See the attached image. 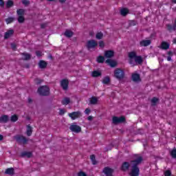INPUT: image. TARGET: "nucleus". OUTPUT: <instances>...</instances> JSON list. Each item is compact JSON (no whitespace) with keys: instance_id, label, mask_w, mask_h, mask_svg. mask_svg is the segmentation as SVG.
I'll return each instance as SVG.
<instances>
[{"instance_id":"nucleus-1","label":"nucleus","mask_w":176,"mask_h":176,"mask_svg":"<svg viewBox=\"0 0 176 176\" xmlns=\"http://www.w3.org/2000/svg\"><path fill=\"white\" fill-rule=\"evenodd\" d=\"M141 162H142V157L137 154L133 155V176L140 175V168H138L137 166H138V164H140Z\"/></svg>"},{"instance_id":"nucleus-2","label":"nucleus","mask_w":176,"mask_h":176,"mask_svg":"<svg viewBox=\"0 0 176 176\" xmlns=\"http://www.w3.org/2000/svg\"><path fill=\"white\" fill-rule=\"evenodd\" d=\"M133 65H142V63H144V58L141 56H137L135 52H133Z\"/></svg>"},{"instance_id":"nucleus-3","label":"nucleus","mask_w":176,"mask_h":176,"mask_svg":"<svg viewBox=\"0 0 176 176\" xmlns=\"http://www.w3.org/2000/svg\"><path fill=\"white\" fill-rule=\"evenodd\" d=\"M38 93L40 96H49L50 89L46 85L41 86L38 89Z\"/></svg>"},{"instance_id":"nucleus-4","label":"nucleus","mask_w":176,"mask_h":176,"mask_svg":"<svg viewBox=\"0 0 176 176\" xmlns=\"http://www.w3.org/2000/svg\"><path fill=\"white\" fill-rule=\"evenodd\" d=\"M14 139L18 144H20V145H25V144L28 142V139L23 135H18L14 136Z\"/></svg>"},{"instance_id":"nucleus-5","label":"nucleus","mask_w":176,"mask_h":176,"mask_svg":"<svg viewBox=\"0 0 176 176\" xmlns=\"http://www.w3.org/2000/svg\"><path fill=\"white\" fill-rule=\"evenodd\" d=\"M114 76L116 79L120 80L124 78V72L120 69H116L114 72Z\"/></svg>"},{"instance_id":"nucleus-6","label":"nucleus","mask_w":176,"mask_h":176,"mask_svg":"<svg viewBox=\"0 0 176 176\" xmlns=\"http://www.w3.org/2000/svg\"><path fill=\"white\" fill-rule=\"evenodd\" d=\"M112 121L113 124H119L120 123H124V122H126V118L124 116H121V117L114 116L113 117Z\"/></svg>"},{"instance_id":"nucleus-7","label":"nucleus","mask_w":176,"mask_h":176,"mask_svg":"<svg viewBox=\"0 0 176 176\" xmlns=\"http://www.w3.org/2000/svg\"><path fill=\"white\" fill-rule=\"evenodd\" d=\"M98 43H97V41L95 40H89L87 42L86 47L88 49V50H90V49H94L96 46H98Z\"/></svg>"},{"instance_id":"nucleus-8","label":"nucleus","mask_w":176,"mask_h":176,"mask_svg":"<svg viewBox=\"0 0 176 176\" xmlns=\"http://www.w3.org/2000/svg\"><path fill=\"white\" fill-rule=\"evenodd\" d=\"M69 116L72 120H75V119H78V118L82 116V113L80 111H74L69 113Z\"/></svg>"},{"instance_id":"nucleus-9","label":"nucleus","mask_w":176,"mask_h":176,"mask_svg":"<svg viewBox=\"0 0 176 176\" xmlns=\"http://www.w3.org/2000/svg\"><path fill=\"white\" fill-rule=\"evenodd\" d=\"M69 129L71 131H73V133H80L82 131V128L78 125L72 124L70 126Z\"/></svg>"},{"instance_id":"nucleus-10","label":"nucleus","mask_w":176,"mask_h":176,"mask_svg":"<svg viewBox=\"0 0 176 176\" xmlns=\"http://www.w3.org/2000/svg\"><path fill=\"white\" fill-rule=\"evenodd\" d=\"M68 85H69V82L67 79H63L60 81V86L64 90H68Z\"/></svg>"},{"instance_id":"nucleus-11","label":"nucleus","mask_w":176,"mask_h":176,"mask_svg":"<svg viewBox=\"0 0 176 176\" xmlns=\"http://www.w3.org/2000/svg\"><path fill=\"white\" fill-rule=\"evenodd\" d=\"M103 173L105 174L106 176H112V174L113 173V169L109 167H105L103 169Z\"/></svg>"},{"instance_id":"nucleus-12","label":"nucleus","mask_w":176,"mask_h":176,"mask_svg":"<svg viewBox=\"0 0 176 176\" xmlns=\"http://www.w3.org/2000/svg\"><path fill=\"white\" fill-rule=\"evenodd\" d=\"M133 80L136 83H140V82H141V76H140V74L134 73L133 74Z\"/></svg>"},{"instance_id":"nucleus-13","label":"nucleus","mask_w":176,"mask_h":176,"mask_svg":"<svg viewBox=\"0 0 176 176\" xmlns=\"http://www.w3.org/2000/svg\"><path fill=\"white\" fill-rule=\"evenodd\" d=\"M14 33L13 30H10L5 33L4 39H9L12 35Z\"/></svg>"},{"instance_id":"nucleus-14","label":"nucleus","mask_w":176,"mask_h":176,"mask_svg":"<svg viewBox=\"0 0 176 176\" xmlns=\"http://www.w3.org/2000/svg\"><path fill=\"white\" fill-rule=\"evenodd\" d=\"M114 54H115V52H113V51L108 50L105 52L104 56L107 58H112Z\"/></svg>"},{"instance_id":"nucleus-15","label":"nucleus","mask_w":176,"mask_h":176,"mask_svg":"<svg viewBox=\"0 0 176 176\" xmlns=\"http://www.w3.org/2000/svg\"><path fill=\"white\" fill-rule=\"evenodd\" d=\"M9 122V116L7 115L0 117V123H8Z\"/></svg>"},{"instance_id":"nucleus-16","label":"nucleus","mask_w":176,"mask_h":176,"mask_svg":"<svg viewBox=\"0 0 176 176\" xmlns=\"http://www.w3.org/2000/svg\"><path fill=\"white\" fill-rule=\"evenodd\" d=\"M32 157V153L31 152H27V151H23L21 153V157Z\"/></svg>"},{"instance_id":"nucleus-17","label":"nucleus","mask_w":176,"mask_h":176,"mask_svg":"<svg viewBox=\"0 0 176 176\" xmlns=\"http://www.w3.org/2000/svg\"><path fill=\"white\" fill-rule=\"evenodd\" d=\"M5 174H7L8 175L13 176L14 175V168H8L6 170Z\"/></svg>"},{"instance_id":"nucleus-18","label":"nucleus","mask_w":176,"mask_h":176,"mask_svg":"<svg viewBox=\"0 0 176 176\" xmlns=\"http://www.w3.org/2000/svg\"><path fill=\"white\" fill-rule=\"evenodd\" d=\"M65 36H66L67 38H72V36H74V32L69 30H67L65 33H64Z\"/></svg>"},{"instance_id":"nucleus-19","label":"nucleus","mask_w":176,"mask_h":176,"mask_svg":"<svg viewBox=\"0 0 176 176\" xmlns=\"http://www.w3.org/2000/svg\"><path fill=\"white\" fill-rule=\"evenodd\" d=\"M89 102L91 105H96L97 104V102H98V98L96 96H93L91 98Z\"/></svg>"},{"instance_id":"nucleus-20","label":"nucleus","mask_w":176,"mask_h":176,"mask_svg":"<svg viewBox=\"0 0 176 176\" xmlns=\"http://www.w3.org/2000/svg\"><path fill=\"white\" fill-rule=\"evenodd\" d=\"M129 9L127 8H122L120 10V13L121 14V16H127V14H129Z\"/></svg>"},{"instance_id":"nucleus-21","label":"nucleus","mask_w":176,"mask_h":176,"mask_svg":"<svg viewBox=\"0 0 176 176\" xmlns=\"http://www.w3.org/2000/svg\"><path fill=\"white\" fill-rule=\"evenodd\" d=\"M38 67L41 68V69H43L47 67V63L44 60H40L38 63Z\"/></svg>"},{"instance_id":"nucleus-22","label":"nucleus","mask_w":176,"mask_h":176,"mask_svg":"<svg viewBox=\"0 0 176 176\" xmlns=\"http://www.w3.org/2000/svg\"><path fill=\"white\" fill-rule=\"evenodd\" d=\"M26 134L28 137H31V135H32V126L30 125L27 126Z\"/></svg>"},{"instance_id":"nucleus-23","label":"nucleus","mask_w":176,"mask_h":176,"mask_svg":"<svg viewBox=\"0 0 176 176\" xmlns=\"http://www.w3.org/2000/svg\"><path fill=\"white\" fill-rule=\"evenodd\" d=\"M161 47L164 50H167V49H168L170 47V44L167 42H162L161 44Z\"/></svg>"},{"instance_id":"nucleus-24","label":"nucleus","mask_w":176,"mask_h":176,"mask_svg":"<svg viewBox=\"0 0 176 176\" xmlns=\"http://www.w3.org/2000/svg\"><path fill=\"white\" fill-rule=\"evenodd\" d=\"M151 43V40H142L140 42V46H149Z\"/></svg>"},{"instance_id":"nucleus-25","label":"nucleus","mask_w":176,"mask_h":176,"mask_svg":"<svg viewBox=\"0 0 176 176\" xmlns=\"http://www.w3.org/2000/svg\"><path fill=\"white\" fill-rule=\"evenodd\" d=\"M129 167H130V164L129 162H124L122 166V170L123 171H126V170H129Z\"/></svg>"},{"instance_id":"nucleus-26","label":"nucleus","mask_w":176,"mask_h":176,"mask_svg":"<svg viewBox=\"0 0 176 176\" xmlns=\"http://www.w3.org/2000/svg\"><path fill=\"white\" fill-rule=\"evenodd\" d=\"M61 102L63 105H68L71 102V99L69 98H64Z\"/></svg>"},{"instance_id":"nucleus-27","label":"nucleus","mask_w":176,"mask_h":176,"mask_svg":"<svg viewBox=\"0 0 176 176\" xmlns=\"http://www.w3.org/2000/svg\"><path fill=\"white\" fill-rule=\"evenodd\" d=\"M106 63H107V64L109 65L110 67H115L116 65V63L114 60H111V59H107L106 60Z\"/></svg>"},{"instance_id":"nucleus-28","label":"nucleus","mask_w":176,"mask_h":176,"mask_svg":"<svg viewBox=\"0 0 176 176\" xmlns=\"http://www.w3.org/2000/svg\"><path fill=\"white\" fill-rule=\"evenodd\" d=\"M22 56H24V58H22V60H31V55L30 54L23 53Z\"/></svg>"},{"instance_id":"nucleus-29","label":"nucleus","mask_w":176,"mask_h":176,"mask_svg":"<svg viewBox=\"0 0 176 176\" xmlns=\"http://www.w3.org/2000/svg\"><path fill=\"white\" fill-rule=\"evenodd\" d=\"M92 76L94 78H98V76H101V72H100L98 71H94L92 72Z\"/></svg>"},{"instance_id":"nucleus-30","label":"nucleus","mask_w":176,"mask_h":176,"mask_svg":"<svg viewBox=\"0 0 176 176\" xmlns=\"http://www.w3.org/2000/svg\"><path fill=\"white\" fill-rule=\"evenodd\" d=\"M24 13H25V10L24 9H19L16 10L18 16H23Z\"/></svg>"},{"instance_id":"nucleus-31","label":"nucleus","mask_w":176,"mask_h":176,"mask_svg":"<svg viewBox=\"0 0 176 176\" xmlns=\"http://www.w3.org/2000/svg\"><path fill=\"white\" fill-rule=\"evenodd\" d=\"M19 120V117H17V115H13L10 118V121L12 122H17Z\"/></svg>"},{"instance_id":"nucleus-32","label":"nucleus","mask_w":176,"mask_h":176,"mask_svg":"<svg viewBox=\"0 0 176 176\" xmlns=\"http://www.w3.org/2000/svg\"><path fill=\"white\" fill-rule=\"evenodd\" d=\"M104 36V34L101 32H99L96 34V39H102V37Z\"/></svg>"},{"instance_id":"nucleus-33","label":"nucleus","mask_w":176,"mask_h":176,"mask_svg":"<svg viewBox=\"0 0 176 176\" xmlns=\"http://www.w3.org/2000/svg\"><path fill=\"white\" fill-rule=\"evenodd\" d=\"M90 159H91V160L92 162V164H94V165L97 164V161L96 160V155H91L90 156Z\"/></svg>"},{"instance_id":"nucleus-34","label":"nucleus","mask_w":176,"mask_h":176,"mask_svg":"<svg viewBox=\"0 0 176 176\" xmlns=\"http://www.w3.org/2000/svg\"><path fill=\"white\" fill-rule=\"evenodd\" d=\"M6 6L8 9L12 8V6H13V1L12 0H9L7 1Z\"/></svg>"},{"instance_id":"nucleus-35","label":"nucleus","mask_w":176,"mask_h":176,"mask_svg":"<svg viewBox=\"0 0 176 176\" xmlns=\"http://www.w3.org/2000/svg\"><path fill=\"white\" fill-rule=\"evenodd\" d=\"M6 21L7 24H10V23H13L14 21V18L9 17L6 19Z\"/></svg>"},{"instance_id":"nucleus-36","label":"nucleus","mask_w":176,"mask_h":176,"mask_svg":"<svg viewBox=\"0 0 176 176\" xmlns=\"http://www.w3.org/2000/svg\"><path fill=\"white\" fill-rule=\"evenodd\" d=\"M109 82H110L109 77H104L102 80V83H104V85H108Z\"/></svg>"},{"instance_id":"nucleus-37","label":"nucleus","mask_w":176,"mask_h":176,"mask_svg":"<svg viewBox=\"0 0 176 176\" xmlns=\"http://www.w3.org/2000/svg\"><path fill=\"white\" fill-rule=\"evenodd\" d=\"M25 20V19H24L23 16H19L18 17V22L21 23H24V21Z\"/></svg>"},{"instance_id":"nucleus-38","label":"nucleus","mask_w":176,"mask_h":176,"mask_svg":"<svg viewBox=\"0 0 176 176\" xmlns=\"http://www.w3.org/2000/svg\"><path fill=\"white\" fill-rule=\"evenodd\" d=\"M105 58H104V56H100L98 57L97 61L98 63H104Z\"/></svg>"},{"instance_id":"nucleus-39","label":"nucleus","mask_w":176,"mask_h":176,"mask_svg":"<svg viewBox=\"0 0 176 176\" xmlns=\"http://www.w3.org/2000/svg\"><path fill=\"white\" fill-rule=\"evenodd\" d=\"M159 101V99H157V98H153L151 100V104L152 105H155L156 104H157V102Z\"/></svg>"},{"instance_id":"nucleus-40","label":"nucleus","mask_w":176,"mask_h":176,"mask_svg":"<svg viewBox=\"0 0 176 176\" xmlns=\"http://www.w3.org/2000/svg\"><path fill=\"white\" fill-rule=\"evenodd\" d=\"M129 63L133 64V52H129Z\"/></svg>"},{"instance_id":"nucleus-41","label":"nucleus","mask_w":176,"mask_h":176,"mask_svg":"<svg viewBox=\"0 0 176 176\" xmlns=\"http://www.w3.org/2000/svg\"><path fill=\"white\" fill-rule=\"evenodd\" d=\"M170 155L172 156V157H173L174 159H176V149L174 148L171 152H170Z\"/></svg>"},{"instance_id":"nucleus-42","label":"nucleus","mask_w":176,"mask_h":176,"mask_svg":"<svg viewBox=\"0 0 176 176\" xmlns=\"http://www.w3.org/2000/svg\"><path fill=\"white\" fill-rule=\"evenodd\" d=\"M34 82H35L36 85H41V83H42V82H43V80H41L39 78H36L34 80Z\"/></svg>"},{"instance_id":"nucleus-43","label":"nucleus","mask_w":176,"mask_h":176,"mask_svg":"<svg viewBox=\"0 0 176 176\" xmlns=\"http://www.w3.org/2000/svg\"><path fill=\"white\" fill-rule=\"evenodd\" d=\"M99 46H100V47H104V46H105V43H104V41H99Z\"/></svg>"},{"instance_id":"nucleus-44","label":"nucleus","mask_w":176,"mask_h":176,"mask_svg":"<svg viewBox=\"0 0 176 176\" xmlns=\"http://www.w3.org/2000/svg\"><path fill=\"white\" fill-rule=\"evenodd\" d=\"M164 175L165 176H171V171H170V170L165 171Z\"/></svg>"},{"instance_id":"nucleus-45","label":"nucleus","mask_w":176,"mask_h":176,"mask_svg":"<svg viewBox=\"0 0 176 176\" xmlns=\"http://www.w3.org/2000/svg\"><path fill=\"white\" fill-rule=\"evenodd\" d=\"M22 3L23 5H28V4H30V1L28 0H23Z\"/></svg>"},{"instance_id":"nucleus-46","label":"nucleus","mask_w":176,"mask_h":176,"mask_svg":"<svg viewBox=\"0 0 176 176\" xmlns=\"http://www.w3.org/2000/svg\"><path fill=\"white\" fill-rule=\"evenodd\" d=\"M36 55L37 56V57H41V56H42V52L41 51H36Z\"/></svg>"},{"instance_id":"nucleus-47","label":"nucleus","mask_w":176,"mask_h":176,"mask_svg":"<svg viewBox=\"0 0 176 176\" xmlns=\"http://www.w3.org/2000/svg\"><path fill=\"white\" fill-rule=\"evenodd\" d=\"M90 112H91V111L90 110V109H86L85 111V113H86V115H89V113H90Z\"/></svg>"},{"instance_id":"nucleus-48","label":"nucleus","mask_w":176,"mask_h":176,"mask_svg":"<svg viewBox=\"0 0 176 176\" xmlns=\"http://www.w3.org/2000/svg\"><path fill=\"white\" fill-rule=\"evenodd\" d=\"M11 47L12 50H16V45L14 43H11Z\"/></svg>"},{"instance_id":"nucleus-49","label":"nucleus","mask_w":176,"mask_h":176,"mask_svg":"<svg viewBox=\"0 0 176 176\" xmlns=\"http://www.w3.org/2000/svg\"><path fill=\"white\" fill-rule=\"evenodd\" d=\"M0 6L1 8H3V6H5V2H3V0H0Z\"/></svg>"},{"instance_id":"nucleus-50","label":"nucleus","mask_w":176,"mask_h":176,"mask_svg":"<svg viewBox=\"0 0 176 176\" xmlns=\"http://www.w3.org/2000/svg\"><path fill=\"white\" fill-rule=\"evenodd\" d=\"M78 176H87V175H86V173H85V172H80L78 173Z\"/></svg>"},{"instance_id":"nucleus-51","label":"nucleus","mask_w":176,"mask_h":176,"mask_svg":"<svg viewBox=\"0 0 176 176\" xmlns=\"http://www.w3.org/2000/svg\"><path fill=\"white\" fill-rule=\"evenodd\" d=\"M64 113H65V111H64V109H60V112H59V115H64Z\"/></svg>"},{"instance_id":"nucleus-52","label":"nucleus","mask_w":176,"mask_h":176,"mask_svg":"<svg viewBox=\"0 0 176 176\" xmlns=\"http://www.w3.org/2000/svg\"><path fill=\"white\" fill-rule=\"evenodd\" d=\"M87 119H88V120L91 121V120H93V116H89L87 118Z\"/></svg>"},{"instance_id":"nucleus-53","label":"nucleus","mask_w":176,"mask_h":176,"mask_svg":"<svg viewBox=\"0 0 176 176\" xmlns=\"http://www.w3.org/2000/svg\"><path fill=\"white\" fill-rule=\"evenodd\" d=\"M167 60L168 61H171V56H170L167 57Z\"/></svg>"},{"instance_id":"nucleus-54","label":"nucleus","mask_w":176,"mask_h":176,"mask_svg":"<svg viewBox=\"0 0 176 176\" xmlns=\"http://www.w3.org/2000/svg\"><path fill=\"white\" fill-rule=\"evenodd\" d=\"M168 56H173V52H170V51H169V52H168Z\"/></svg>"},{"instance_id":"nucleus-55","label":"nucleus","mask_w":176,"mask_h":176,"mask_svg":"<svg viewBox=\"0 0 176 176\" xmlns=\"http://www.w3.org/2000/svg\"><path fill=\"white\" fill-rule=\"evenodd\" d=\"M3 140V135H0V141H2Z\"/></svg>"},{"instance_id":"nucleus-56","label":"nucleus","mask_w":176,"mask_h":176,"mask_svg":"<svg viewBox=\"0 0 176 176\" xmlns=\"http://www.w3.org/2000/svg\"><path fill=\"white\" fill-rule=\"evenodd\" d=\"M45 27H46V24H42L41 25V28H45Z\"/></svg>"},{"instance_id":"nucleus-57","label":"nucleus","mask_w":176,"mask_h":176,"mask_svg":"<svg viewBox=\"0 0 176 176\" xmlns=\"http://www.w3.org/2000/svg\"><path fill=\"white\" fill-rule=\"evenodd\" d=\"M60 2L61 3H64V2H65V0H60Z\"/></svg>"},{"instance_id":"nucleus-58","label":"nucleus","mask_w":176,"mask_h":176,"mask_svg":"<svg viewBox=\"0 0 176 176\" xmlns=\"http://www.w3.org/2000/svg\"><path fill=\"white\" fill-rule=\"evenodd\" d=\"M130 176H133V170H131V173H129Z\"/></svg>"},{"instance_id":"nucleus-59","label":"nucleus","mask_w":176,"mask_h":176,"mask_svg":"<svg viewBox=\"0 0 176 176\" xmlns=\"http://www.w3.org/2000/svg\"><path fill=\"white\" fill-rule=\"evenodd\" d=\"M28 102H32V100L31 98L28 99Z\"/></svg>"},{"instance_id":"nucleus-60","label":"nucleus","mask_w":176,"mask_h":176,"mask_svg":"<svg viewBox=\"0 0 176 176\" xmlns=\"http://www.w3.org/2000/svg\"><path fill=\"white\" fill-rule=\"evenodd\" d=\"M173 43H175V44L176 45V38H175V39L173 40Z\"/></svg>"},{"instance_id":"nucleus-61","label":"nucleus","mask_w":176,"mask_h":176,"mask_svg":"<svg viewBox=\"0 0 176 176\" xmlns=\"http://www.w3.org/2000/svg\"><path fill=\"white\" fill-rule=\"evenodd\" d=\"M173 3H176V0H173Z\"/></svg>"},{"instance_id":"nucleus-62","label":"nucleus","mask_w":176,"mask_h":176,"mask_svg":"<svg viewBox=\"0 0 176 176\" xmlns=\"http://www.w3.org/2000/svg\"><path fill=\"white\" fill-rule=\"evenodd\" d=\"M90 35H93V32H90Z\"/></svg>"},{"instance_id":"nucleus-63","label":"nucleus","mask_w":176,"mask_h":176,"mask_svg":"<svg viewBox=\"0 0 176 176\" xmlns=\"http://www.w3.org/2000/svg\"><path fill=\"white\" fill-rule=\"evenodd\" d=\"M50 2H52L53 0H48Z\"/></svg>"},{"instance_id":"nucleus-64","label":"nucleus","mask_w":176,"mask_h":176,"mask_svg":"<svg viewBox=\"0 0 176 176\" xmlns=\"http://www.w3.org/2000/svg\"><path fill=\"white\" fill-rule=\"evenodd\" d=\"M50 58H52V55H50Z\"/></svg>"}]
</instances>
